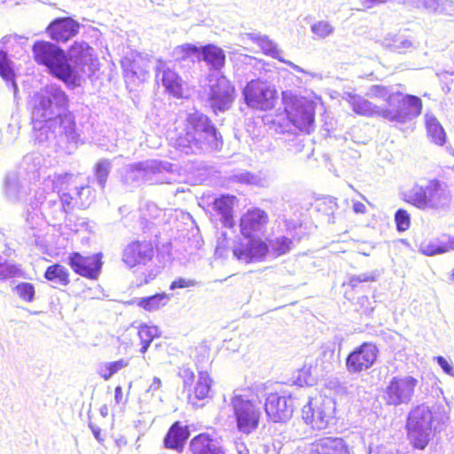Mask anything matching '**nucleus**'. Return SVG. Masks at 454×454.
I'll list each match as a JSON object with an SVG mask.
<instances>
[{
	"instance_id": "49530a36",
	"label": "nucleus",
	"mask_w": 454,
	"mask_h": 454,
	"mask_svg": "<svg viewBox=\"0 0 454 454\" xmlns=\"http://www.w3.org/2000/svg\"><path fill=\"white\" fill-rule=\"evenodd\" d=\"M388 0H355L350 3V9L353 12H366L377 5L385 4Z\"/></svg>"
},
{
	"instance_id": "473e14b6",
	"label": "nucleus",
	"mask_w": 454,
	"mask_h": 454,
	"mask_svg": "<svg viewBox=\"0 0 454 454\" xmlns=\"http://www.w3.org/2000/svg\"><path fill=\"white\" fill-rule=\"evenodd\" d=\"M403 111L395 114L397 117L395 121L402 117H418L422 113L423 104L420 98L414 95H405L402 99Z\"/></svg>"
},
{
	"instance_id": "c85d7f7f",
	"label": "nucleus",
	"mask_w": 454,
	"mask_h": 454,
	"mask_svg": "<svg viewBox=\"0 0 454 454\" xmlns=\"http://www.w3.org/2000/svg\"><path fill=\"white\" fill-rule=\"evenodd\" d=\"M302 417L307 424L317 430L325 429L331 418L330 414L324 412L319 407L313 408L311 403H308L303 407Z\"/></svg>"
},
{
	"instance_id": "69168bd1",
	"label": "nucleus",
	"mask_w": 454,
	"mask_h": 454,
	"mask_svg": "<svg viewBox=\"0 0 454 454\" xmlns=\"http://www.w3.org/2000/svg\"><path fill=\"white\" fill-rule=\"evenodd\" d=\"M100 414L103 416V417H106L107 414H108V408L106 405H103L101 406L100 410Z\"/></svg>"
},
{
	"instance_id": "e2e57ef3",
	"label": "nucleus",
	"mask_w": 454,
	"mask_h": 454,
	"mask_svg": "<svg viewBox=\"0 0 454 454\" xmlns=\"http://www.w3.org/2000/svg\"><path fill=\"white\" fill-rule=\"evenodd\" d=\"M160 267H154L153 269L149 270L148 275L145 276V278L153 279L160 273ZM145 282H148L147 278H145Z\"/></svg>"
},
{
	"instance_id": "393cba45",
	"label": "nucleus",
	"mask_w": 454,
	"mask_h": 454,
	"mask_svg": "<svg viewBox=\"0 0 454 454\" xmlns=\"http://www.w3.org/2000/svg\"><path fill=\"white\" fill-rule=\"evenodd\" d=\"M47 30L51 39L67 42L78 33L79 24L72 18H59L52 21Z\"/></svg>"
},
{
	"instance_id": "7c9ffc66",
	"label": "nucleus",
	"mask_w": 454,
	"mask_h": 454,
	"mask_svg": "<svg viewBox=\"0 0 454 454\" xmlns=\"http://www.w3.org/2000/svg\"><path fill=\"white\" fill-rule=\"evenodd\" d=\"M425 126L427 136L433 144L442 146L446 143V133L435 116L426 114Z\"/></svg>"
},
{
	"instance_id": "ea45409f",
	"label": "nucleus",
	"mask_w": 454,
	"mask_h": 454,
	"mask_svg": "<svg viewBox=\"0 0 454 454\" xmlns=\"http://www.w3.org/2000/svg\"><path fill=\"white\" fill-rule=\"evenodd\" d=\"M169 298L166 294H157L140 299L138 305L146 310L152 311L165 306Z\"/></svg>"
},
{
	"instance_id": "5701e85b",
	"label": "nucleus",
	"mask_w": 454,
	"mask_h": 454,
	"mask_svg": "<svg viewBox=\"0 0 454 454\" xmlns=\"http://www.w3.org/2000/svg\"><path fill=\"white\" fill-rule=\"evenodd\" d=\"M269 222L268 214L254 207L245 212L239 219L240 232L245 238H250Z\"/></svg>"
},
{
	"instance_id": "cd10ccee",
	"label": "nucleus",
	"mask_w": 454,
	"mask_h": 454,
	"mask_svg": "<svg viewBox=\"0 0 454 454\" xmlns=\"http://www.w3.org/2000/svg\"><path fill=\"white\" fill-rule=\"evenodd\" d=\"M213 379L207 372H199V378L193 389L189 393V401L197 405L198 402L202 401L209 396Z\"/></svg>"
},
{
	"instance_id": "680f3d73",
	"label": "nucleus",
	"mask_w": 454,
	"mask_h": 454,
	"mask_svg": "<svg viewBox=\"0 0 454 454\" xmlns=\"http://www.w3.org/2000/svg\"><path fill=\"white\" fill-rule=\"evenodd\" d=\"M114 400L117 403H121L123 401L122 388L120 386L114 389Z\"/></svg>"
},
{
	"instance_id": "13d9d810",
	"label": "nucleus",
	"mask_w": 454,
	"mask_h": 454,
	"mask_svg": "<svg viewBox=\"0 0 454 454\" xmlns=\"http://www.w3.org/2000/svg\"><path fill=\"white\" fill-rule=\"evenodd\" d=\"M352 208L356 214L364 215L367 213L366 206L361 201H354Z\"/></svg>"
},
{
	"instance_id": "8fccbe9b",
	"label": "nucleus",
	"mask_w": 454,
	"mask_h": 454,
	"mask_svg": "<svg viewBox=\"0 0 454 454\" xmlns=\"http://www.w3.org/2000/svg\"><path fill=\"white\" fill-rule=\"evenodd\" d=\"M195 285L196 281L193 279L179 278L172 281V290L176 288H188Z\"/></svg>"
},
{
	"instance_id": "f8f14e48",
	"label": "nucleus",
	"mask_w": 454,
	"mask_h": 454,
	"mask_svg": "<svg viewBox=\"0 0 454 454\" xmlns=\"http://www.w3.org/2000/svg\"><path fill=\"white\" fill-rule=\"evenodd\" d=\"M380 349L376 343L364 341L348 353L345 359L346 369L350 374H359L376 364Z\"/></svg>"
},
{
	"instance_id": "f03ea898",
	"label": "nucleus",
	"mask_w": 454,
	"mask_h": 454,
	"mask_svg": "<svg viewBox=\"0 0 454 454\" xmlns=\"http://www.w3.org/2000/svg\"><path fill=\"white\" fill-rule=\"evenodd\" d=\"M68 97L56 85L46 87L33 97V121H49L59 123L60 132L68 139L79 137L74 116L67 111Z\"/></svg>"
},
{
	"instance_id": "3c124183",
	"label": "nucleus",
	"mask_w": 454,
	"mask_h": 454,
	"mask_svg": "<svg viewBox=\"0 0 454 454\" xmlns=\"http://www.w3.org/2000/svg\"><path fill=\"white\" fill-rule=\"evenodd\" d=\"M172 96L177 98H185L187 96L186 89L176 80H172Z\"/></svg>"
},
{
	"instance_id": "4be33fe9",
	"label": "nucleus",
	"mask_w": 454,
	"mask_h": 454,
	"mask_svg": "<svg viewBox=\"0 0 454 454\" xmlns=\"http://www.w3.org/2000/svg\"><path fill=\"white\" fill-rule=\"evenodd\" d=\"M310 454H354L352 448L342 437L325 436L311 443Z\"/></svg>"
},
{
	"instance_id": "aec40b11",
	"label": "nucleus",
	"mask_w": 454,
	"mask_h": 454,
	"mask_svg": "<svg viewBox=\"0 0 454 454\" xmlns=\"http://www.w3.org/2000/svg\"><path fill=\"white\" fill-rule=\"evenodd\" d=\"M333 351L324 350L321 355L315 360L314 364H303L298 371L294 380L296 385L300 387H311L317 384L318 377L317 368L320 367L321 371H325L331 364Z\"/></svg>"
},
{
	"instance_id": "bf43d9fd",
	"label": "nucleus",
	"mask_w": 454,
	"mask_h": 454,
	"mask_svg": "<svg viewBox=\"0 0 454 454\" xmlns=\"http://www.w3.org/2000/svg\"><path fill=\"white\" fill-rule=\"evenodd\" d=\"M161 386L160 380L158 377H154L153 382L147 389V392H152L153 394L159 390Z\"/></svg>"
},
{
	"instance_id": "72a5a7b5",
	"label": "nucleus",
	"mask_w": 454,
	"mask_h": 454,
	"mask_svg": "<svg viewBox=\"0 0 454 454\" xmlns=\"http://www.w3.org/2000/svg\"><path fill=\"white\" fill-rule=\"evenodd\" d=\"M203 59L215 69L222 68L225 64V54L223 51L213 44H207L202 47Z\"/></svg>"
},
{
	"instance_id": "5fc2aeb1",
	"label": "nucleus",
	"mask_w": 454,
	"mask_h": 454,
	"mask_svg": "<svg viewBox=\"0 0 454 454\" xmlns=\"http://www.w3.org/2000/svg\"><path fill=\"white\" fill-rule=\"evenodd\" d=\"M385 95H387V89H386V87L381 86V85L372 86L371 88L370 93H369V97H371V98H373V97L380 98V97H384Z\"/></svg>"
},
{
	"instance_id": "58836bf2",
	"label": "nucleus",
	"mask_w": 454,
	"mask_h": 454,
	"mask_svg": "<svg viewBox=\"0 0 454 454\" xmlns=\"http://www.w3.org/2000/svg\"><path fill=\"white\" fill-rule=\"evenodd\" d=\"M155 81L157 84L160 85L161 83L165 91L170 94V74L168 63L161 59H158L155 67Z\"/></svg>"
},
{
	"instance_id": "2eb2a0df",
	"label": "nucleus",
	"mask_w": 454,
	"mask_h": 454,
	"mask_svg": "<svg viewBox=\"0 0 454 454\" xmlns=\"http://www.w3.org/2000/svg\"><path fill=\"white\" fill-rule=\"evenodd\" d=\"M288 120L301 131L309 132L314 122V106L308 101L296 98L285 102Z\"/></svg>"
},
{
	"instance_id": "1a4fd4ad",
	"label": "nucleus",
	"mask_w": 454,
	"mask_h": 454,
	"mask_svg": "<svg viewBox=\"0 0 454 454\" xmlns=\"http://www.w3.org/2000/svg\"><path fill=\"white\" fill-rule=\"evenodd\" d=\"M231 404L239 432L249 434L258 428L261 419L259 402L244 395H236L231 397Z\"/></svg>"
},
{
	"instance_id": "0eeeda50",
	"label": "nucleus",
	"mask_w": 454,
	"mask_h": 454,
	"mask_svg": "<svg viewBox=\"0 0 454 454\" xmlns=\"http://www.w3.org/2000/svg\"><path fill=\"white\" fill-rule=\"evenodd\" d=\"M243 97L247 106L258 111L272 110L278 99L274 85L260 78L248 82L243 89Z\"/></svg>"
},
{
	"instance_id": "f257e3e1",
	"label": "nucleus",
	"mask_w": 454,
	"mask_h": 454,
	"mask_svg": "<svg viewBox=\"0 0 454 454\" xmlns=\"http://www.w3.org/2000/svg\"><path fill=\"white\" fill-rule=\"evenodd\" d=\"M35 60L47 67L50 73L67 86L80 85V66L90 60V48L86 43H74L69 51V58L63 50L50 42H36L33 45Z\"/></svg>"
},
{
	"instance_id": "6e6552de",
	"label": "nucleus",
	"mask_w": 454,
	"mask_h": 454,
	"mask_svg": "<svg viewBox=\"0 0 454 454\" xmlns=\"http://www.w3.org/2000/svg\"><path fill=\"white\" fill-rule=\"evenodd\" d=\"M263 408L268 421L283 424L293 417L297 408V398L285 390L274 391L267 395Z\"/></svg>"
},
{
	"instance_id": "bb28decb",
	"label": "nucleus",
	"mask_w": 454,
	"mask_h": 454,
	"mask_svg": "<svg viewBox=\"0 0 454 454\" xmlns=\"http://www.w3.org/2000/svg\"><path fill=\"white\" fill-rule=\"evenodd\" d=\"M442 240L422 241L419 245V251L427 256L448 253L454 250V237L443 234Z\"/></svg>"
},
{
	"instance_id": "603ef678",
	"label": "nucleus",
	"mask_w": 454,
	"mask_h": 454,
	"mask_svg": "<svg viewBox=\"0 0 454 454\" xmlns=\"http://www.w3.org/2000/svg\"><path fill=\"white\" fill-rule=\"evenodd\" d=\"M146 209L150 212L149 217L152 219H157L165 214V211L160 209L154 203H148Z\"/></svg>"
},
{
	"instance_id": "052dcab7",
	"label": "nucleus",
	"mask_w": 454,
	"mask_h": 454,
	"mask_svg": "<svg viewBox=\"0 0 454 454\" xmlns=\"http://www.w3.org/2000/svg\"><path fill=\"white\" fill-rule=\"evenodd\" d=\"M89 427L90 428L91 432L93 433V435L95 436V438L100 442L103 441V439L100 437V433H101V430L98 427H97L96 425L92 424V423H90L89 424Z\"/></svg>"
},
{
	"instance_id": "a18cd8bd",
	"label": "nucleus",
	"mask_w": 454,
	"mask_h": 454,
	"mask_svg": "<svg viewBox=\"0 0 454 454\" xmlns=\"http://www.w3.org/2000/svg\"><path fill=\"white\" fill-rule=\"evenodd\" d=\"M411 215L406 209L399 208L395 214V223L399 232L406 231L411 227Z\"/></svg>"
},
{
	"instance_id": "09e8293b",
	"label": "nucleus",
	"mask_w": 454,
	"mask_h": 454,
	"mask_svg": "<svg viewBox=\"0 0 454 454\" xmlns=\"http://www.w3.org/2000/svg\"><path fill=\"white\" fill-rule=\"evenodd\" d=\"M333 30V27L328 22L322 20L317 22L312 27L313 33L320 38L329 35Z\"/></svg>"
},
{
	"instance_id": "864d4df0",
	"label": "nucleus",
	"mask_w": 454,
	"mask_h": 454,
	"mask_svg": "<svg viewBox=\"0 0 454 454\" xmlns=\"http://www.w3.org/2000/svg\"><path fill=\"white\" fill-rule=\"evenodd\" d=\"M178 376L184 380V384H191L194 379V373L188 368L180 369Z\"/></svg>"
},
{
	"instance_id": "37998d69",
	"label": "nucleus",
	"mask_w": 454,
	"mask_h": 454,
	"mask_svg": "<svg viewBox=\"0 0 454 454\" xmlns=\"http://www.w3.org/2000/svg\"><path fill=\"white\" fill-rule=\"evenodd\" d=\"M22 273L18 264L8 262L0 255V281L19 277Z\"/></svg>"
},
{
	"instance_id": "4468645a",
	"label": "nucleus",
	"mask_w": 454,
	"mask_h": 454,
	"mask_svg": "<svg viewBox=\"0 0 454 454\" xmlns=\"http://www.w3.org/2000/svg\"><path fill=\"white\" fill-rule=\"evenodd\" d=\"M79 177L77 176L65 173V174H53L50 175L44 179V185L48 188L62 189L65 184L73 185L70 191L74 192L75 200L78 202V207H87L93 200V190L91 187L86 184H80L78 182Z\"/></svg>"
},
{
	"instance_id": "de8ad7c7",
	"label": "nucleus",
	"mask_w": 454,
	"mask_h": 454,
	"mask_svg": "<svg viewBox=\"0 0 454 454\" xmlns=\"http://www.w3.org/2000/svg\"><path fill=\"white\" fill-rule=\"evenodd\" d=\"M292 244V239L287 237L277 238L271 243L272 251L277 256L282 255L291 249Z\"/></svg>"
},
{
	"instance_id": "423d86ee",
	"label": "nucleus",
	"mask_w": 454,
	"mask_h": 454,
	"mask_svg": "<svg viewBox=\"0 0 454 454\" xmlns=\"http://www.w3.org/2000/svg\"><path fill=\"white\" fill-rule=\"evenodd\" d=\"M403 200L420 210H438L450 201L447 185L434 178L427 185L415 184L411 189L402 194Z\"/></svg>"
},
{
	"instance_id": "f3484780",
	"label": "nucleus",
	"mask_w": 454,
	"mask_h": 454,
	"mask_svg": "<svg viewBox=\"0 0 454 454\" xmlns=\"http://www.w3.org/2000/svg\"><path fill=\"white\" fill-rule=\"evenodd\" d=\"M418 380L407 376L394 377L386 387V399L388 404L398 405L408 402L414 393Z\"/></svg>"
},
{
	"instance_id": "39448f33",
	"label": "nucleus",
	"mask_w": 454,
	"mask_h": 454,
	"mask_svg": "<svg viewBox=\"0 0 454 454\" xmlns=\"http://www.w3.org/2000/svg\"><path fill=\"white\" fill-rule=\"evenodd\" d=\"M41 207L42 214L45 216H51L55 221L63 219L67 213L63 203L59 201V196H57L51 188L46 187L44 181L35 191L29 203L24 207L22 216L28 229L34 230L36 228L39 216L35 210L41 208Z\"/></svg>"
},
{
	"instance_id": "338daca9",
	"label": "nucleus",
	"mask_w": 454,
	"mask_h": 454,
	"mask_svg": "<svg viewBox=\"0 0 454 454\" xmlns=\"http://www.w3.org/2000/svg\"><path fill=\"white\" fill-rule=\"evenodd\" d=\"M375 454H394V453H392V452H390V451H387V450H384V449H380V450H378L375 452Z\"/></svg>"
},
{
	"instance_id": "79ce46f5",
	"label": "nucleus",
	"mask_w": 454,
	"mask_h": 454,
	"mask_svg": "<svg viewBox=\"0 0 454 454\" xmlns=\"http://www.w3.org/2000/svg\"><path fill=\"white\" fill-rule=\"evenodd\" d=\"M70 188H73V185H68L67 184H65L63 185V190H54V192H58L56 195L59 196V201L63 203L64 208L67 211V213L69 210L73 209L74 207H78V202L74 198L75 195L74 194L73 191H70Z\"/></svg>"
},
{
	"instance_id": "9b49d317",
	"label": "nucleus",
	"mask_w": 454,
	"mask_h": 454,
	"mask_svg": "<svg viewBox=\"0 0 454 454\" xmlns=\"http://www.w3.org/2000/svg\"><path fill=\"white\" fill-rule=\"evenodd\" d=\"M32 192L31 183L21 173L10 171L3 179L2 194L4 200L11 204L29 203Z\"/></svg>"
},
{
	"instance_id": "c9c22d12",
	"label": "nucleus",
	"mask_w": 454,
	"mask_h": 454,
	"mask_svg": "<svg viewBox=\"0 0 454 454\" xmlns=\"http://www.w3.org/2000/svg\"><path fill=\"white\" fill-rule=\"evenodd\" d=\"M129 364V359L121 358L114 362L102 363L98 369V373L105 380H109L112 376L119 372Z\"/></svg>"
},
{
	"instance_id": "6e6d98bb",
	"label": "nucleus",
	"mask_w": 454,
	"mask_h": 454,
	"mask_svg": "<svg viewBox=\"0 0 454 454\" xmlns=\"http://www.w3.org/2000/svg\"><path fill=\"white\" fill-rule=\"evenodd\" d=\"M181 53H184V57H190L199 52V49L192 45H184L176 48Z\"/></svg>"
},
{
	"instance_id": "7ed1b4c3",
	"label": "nucleus",
	"mask_w": 454,
	"mask_h": 454,
	"mask_svg": "<svg viewBox=\"0 0 454 454\" xmlns=\"http://www.w3.org/2000/svg\"><path fill=\"white\" fill-rule=\"evenodd\" d=\"M176 147L181 150L217 145V135L209 118L202 114H191L184 127L176 128Z\"/></svg>"
},
{
	"instance_id": "a19ab883",
	"label": "nucleus",
	"mask_w": 454,
	"mask_h": 454,
	"mask_svg": "<svg viewBox=\"0 0 454 454\" xmlns=\"http://www.w3.org/2000/svg\"><path fill=\"white\" fill-rule=\"evenodd\" d=\"M113 168L112 161L107 159H102L98 161L94 168V174L97 178V182L101 188L106 186L107 177Z\"/></svg>"
},
{
	"instance_id": "6ab92c4d",
	"label": "nucleus",
	"mask_w": 454,
	"mask_h": 454,
	"mask_svg": "<svg viewBox=\"0 0 454 454\" xmlns=\"http://www.w3.org/2000/svg\"><path fill=\"white\" fill-rule=\"evenodd\" d=\"M153 247L147 241H132L122 250L121 260L129 267L147 265L153 257Z\"/></svg>"
},
{
	"instance_id": "ddd939ff",
	"label": "nucleus",
	"mask_w": 454,
	"mask_h": 454,
	"mask_svg": "<svg viewBox=\"0 0 454 454\" xmlns=\"http://www.w3.org/2000/svg\"><path fill=\"white\" fill-rule=\"evenodd\" d=\"M59 125L56 122L34 121L32 137L35 143L54 150L63 148L65 144H76L79 137L74 140L68 139L66 134L59 131Z\"/></svg>"
},
{
	"instance_id": "f704fd0d",
	"label": "nucleus",
	"mask_w": 454,
	"mask_h": 454,
	"mask_svg": "<svg viewBox=\"0 0 454 454\" xmlns=\"http://www.w3.org/2000/svg\"><path fill=\"white\" fill-rule=\"evenodd\" d=\"M44 278L56 285L63 286H67L70 282L68 270L59 263L49 266L44 272Z\"/></svg>"
},
{
	"instance_id": "4c0bfd02",
	"label": "nucleus",
	"mask_w": 454,
	"mask_h": 454,
	"mask_svg": "<svg viewBox=\"0 0 454 454\" xmlns=\"http://www.w3.org/2000/svg\"><path fill=\"white\" fill-rule=\"evenodd\" d=\"M160 331L156 326H149L146 325H141L137 331V335L140 339L142 347L141 353H145L154 338L158 337Z\"/></svg>"
},
{
	"instance_id": "412c9836",
	"label": "nucleus",
	"mask_w": 454,
	"mask_h": 454,
	"mask_svg": "<svg viewBox=\"0 0 454 454\" xmlns=\"http://www.w3.org/2000/svg\"><path fill=\"white\" fill-rule=\"evenodd\" d=\"M351 109L358 115L366 117H383L391 121L396 119V115L388 109H382L374 105L369 99L356 94H348L346 98Z\"/></svg>"
},
{
	"instance_id": "4d7b16f0",
	"label": "nucleus",
	"mask_w": 454,
	"mask_h": 454,
	"mask_svg": "<svg viewBox=\"0 0 454 454\" xmlns=\"http://www.w3.org/2000/svg\"><path fill=\"white\" fill-rule=\"evenodd\" d=\"M438 364L441 366V368L450 375L453 374V368L450 364V363L442 356H438L436 358Z\"/></svg>"
},
{
	"instance_id": "e433bc0d",
	"label": "nucleus",
	"mask_w": 454,
	"mask_h": 454,
	"mask_svg": "<svg viewBox=\"0 0 454 454\" xmlns=\"http://www.w3.org/2000/svg\"><path fill=\"white\" fill-rule=\"evenodd\" d=\"M189 435L188 426H182L180 422L172 424V449L182 450Z\"/></svg>"
},
{
	"instance_id": "b1692460",
	"label": "nucleus",
	"mask_w": 454,
	"mask_h": 454,
	"mask_svg": "<svg viewBox=\"0 0 454 454\" xmlns=\"http://www.w3.org/2000/svg\"><path fill=\"white\" fill-rule=\"evenodd\" d=\"M247 239V243H240L233 249L234 255L239 260L245 261L246 262L264 257L268 253L266 242L259 238H254V235Z\"/></svg>"
},
{
	"instance_id": "9d476101",
	"label": "nucleus",
	"mask_w": 454,
	"mask_h": 454,
	"mask_svg": "<svg viewBox=\"0 0 454 454\" xmlns=\"http://www.w3.org/2000/svg\"><path fill=\"white\" fill-rule=\"evenodd\" d=\"M432 423L433 415L427 408L418 406L410 412L407 434L414 448L424 450L427 446L432 433Z\"/></svg>"
},
{
	"instance_id": "c756f323",
	"label": "nucleus",
	"mask_w": 454,
	"mask_h": 454,
	"mask_svg": "<svg viewBox=\"0 0 454 454\" xmlns=\"http://www.w3.org/2000/svg\"><path fill=\"white\" fill-rule=\"evenodd\" d=\"M5 42V38L0 41V76L6 82L7 85L12 89L13 94L16 96L18 85L14 80L15 74L12 62L8 58L7 52L3 50Z\"/></svg>"
},
{
	"instance_id": "dca6fc26",
	"label": "nucleus",
	"mask_w": 454,
	"mask_h": 454,
	"mask_svg": "<svg viewBox=\"0 0 454 454\" xmlns=\"http://www.w3.org/2000/svg\"><path fill=\"white\" fill-rule=\"evenodd\" d=\"M235 98V87L225 76H219L211 86L208 98L210 106L215 112L226 111Z\"/></svg>"
},
{
	"instance_id": "a211bd4d",
	"label": "nucleus",
	"mask_w": 454,
	"mask_h": 454,
	"mask_svg": "<svg viewBox=\"0 0 454 454\" xmlns=\"http://www.w3.org/2000/svg\"><path fill=\"white\" fill-rule=\"evenodd\" d=\"M102 256L101 253L83 256L74 252L69 254L68 264L76 274L90 279H97L101 272Z\"/></svg>"
},
{
	"instance_id": "0e129e2a",
	"label": "nucleus",
	"mask_w": 454,
	"mask_h": 454,
	"mask_svg": "<svg viewBox=\"0 0 454 454\" xmlns=\"http://www.w3.org/2000/svg\"><path fill=\"white\" fill-rule=\"evenodd\" d=\"M164 446L167 449H170V428L167 431L164 437Z\"/></svg>"
},
{
	"instance_id": "20e7f679",
	"label": "nucleus",
	"mask_w": 454,
	"mask_h": 454,
	"mask_svg": "<svg viewBox=\"0 0 454 454\" xmlns=\"http://www.w3.org/2000/svg\"><path fill=\"white\" fill-rule=\"evenodd\" d=\"M170 164L158 160H146L124 166L121 170V182L127 189H135L144 184L168 183L166 175Z\"/></svg>"
},
{
	"instance_id": "774afa93",
	"label": "nucleus",
	"mask_w": 454,
	"mask_h": 454,
	"mask_svg": "<svg viewBox=\"0 0 454 454\" xmlns=\"http://www.w3.org/2000/svg\"><path fill=\"white\" fill-rule=\"evenodd\" d=\"M6 0H0V4H4Z\"/></svg>"
},
{
	"instance_id": "c03bdc74",
	"label": "nucleus",
	"mask_w": 454,
	"mask_h": 454,
	"mask_svg": "<svg viewBox=\"0 0 454 454\" xmlns=\"http://www.w3.org/2000/svg\"><path fill=\"white\" fill-rule=\"evenodd\" d=\"M17 295L26 302H32L35 300V290L33 284L22 282L14 288Z\"/></svg>"
},
{
	"instance_id": "2f4dec72",
	"label": "nucleus",
	"mask_w": 454,
	"mask_h": 454,
	"mask_svg": "<svg viewBox=\"0 0 454 454\" xmlns=\"http://www.w3.org/2000/svg\"><path fill=\"white\" fill-rule=\"evenodd\" d=\"M212 438L207 434H200L190 442V449L192 454H223L221 448H215L212 445Z\"/></svg>"
},
{
	"instance_id": "a878e982",
	"label": "nucleus",
	"mask_w": 454,
	"mask_h": 454,
	"mask_svg": "<svg viewBox=\"0 0 454 454\" xmlns=\"http://www.w3.org/2000/svg\"><path fill=\"white\" fill-rule=\"evenodd\" d=\"M237 198L234 195H223L214 201L215 209L222 215L221 222L226 228L231 229L235 226L233 215V206Z\"/></svg>"
}]
</instances>
